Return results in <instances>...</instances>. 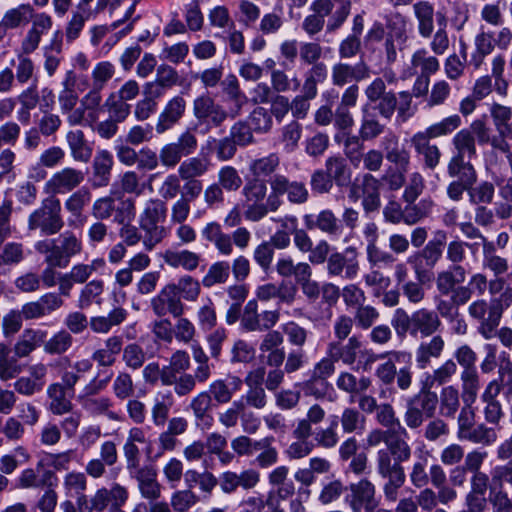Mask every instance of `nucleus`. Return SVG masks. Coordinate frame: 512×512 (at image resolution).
Returning a JSON list of instances; mask_svg holds the SVG:
<instances>
[{"label": "nucleus", "instance_id": "1", "mask_svg": "<svg viewBox=\"0 0 512 512\" xmlns=\"http://www.w3.org/2000/svg\"><path fill=\"white\" fill-rule=\"evenodd\" d=\"M391 325L400 337L409 334L414 338H426L438 330L441 321L437 313L425 308L418 309L411 314L398 308L393 314Z\"/></svg>", "mask_w": 512, "mask_h": 512}, {"label": "nucleus", "instance_id": "2", "mask_svg": "<svg viewBox=\"0 0 512 512\" xmlns=\"http://www.w3.org/2000/svg\"><path fill=\"white\" fill-rule=\"evenodd\" d=\"M512 304V288L507 289L499 296L485 300H477L470 304L469 314L481 320L478 331L487 340L496 337V328L500 324L502 314Z\"/></svg>", "mask_w": 512, "mask_h": 512}, {"label": "nucleus", "instance_id": "3", "mask_svg": "<svg viewBox=\"0 0 512 512\" xmlns=\"http://www.w3.org/2000/svg\"><path fill=\"white\" fill-rule=\"evenodd\" d=\"M167 216V206L159 198L148 199L139 215V226L144 232L143 244L152 250L167 235L166 228L161 225Z\"/></svg>", "mask_w": 512, "mask_h": 512}, {"label": "nucleus", "instance_id": "4", "mask_svg": "<svg viewBox=\"0 0 512 512\" xmlns=\"http://www.w3.org/2000/svg\"><path fill=\"white\" fill-rule=\"evenodd\" d=\"M505 387L512 392V363L509 360L502 361L498 377L487 384L481 395V401L485 403L484 418L490 424L497 425L504 416L502 405L497 397Z\"/></svg>", "mask_w": 512, "mask_h": 512}, {"label": "nucleus", "instance_id": "5", "mask_svg": "<svg viewBox=\"0 0 512 512\" xmlns=\"http://www.w3.org/2000/svg\"><path fill=\"white\" fill-rule=\"evenodd\" d=\"M242 195L245 199L244 217L248 221L259 222L269 212H276L278 210L270 202L272 200V190L267 195V186L262 180L254 179L248 181L242 189Z\"/></svg>", "mask_w": 512, "mask_h": 512}, {"label": "nucleus", "instance_id": "6", "mask_svg": "<svg viewBox=\"0 0 512 512\" xmlns=\"http://www.w3.org/2000/svg\"><path fill=\"white\" fill-rule=\"evenodd\" d=\"M445 243L446 233L438 231L422 251L416 252L407 258V263L412 266L419 282L425 283L431 279V270L442 257Z\"/></svg>", "mask_w": 512, "mask_h": 512}, {"label": "nucleus", "instance_id": "7", "mask_svg": "<svg viewBox=\"0 0 512 512\" xmlns=\"http://www.w3.org/2000/svg\"><path fill=\"white\" fill-rule=\"evenodd\" d=\"M63 225L60 201L56 198L43 200L41 206L28 217V229L31 231L40 229L45 235L58 233Z\"/></svg>", "mask_w": 512, "mask_h": 512}, {"label": "nucleus", "instance_id": "8", "mask_svg": "<svg viewBox=\"0 0 512 512\" xmlns=\"http://www.w3.org/2000/svg\"><path fill=\"white\" fill-rule=\"evenodd\" d=\"M272 190V205L278 209L283 204L282 197L286 194L293 204H303L308 200L309 192L303 182L290 181L285 175L275 174L269 181Z\"/></svg>", "mask_w": 512, "mask_h": 512}, {"label": "nucleus", "instance_id": "9", "mask_svg": "<svg viewBox=\"0 0 512 512\" xmlns=\"http://www.w3.org/2000/svg\"><path fill=\"white\" fill-rule=\"evenodd\" d=\"M326 269L330 277L354 280L360 271L358 250L348 246L342 252L331 253L327 259Z\"/></svg>", "mask_w": 512, "mask_h": 512}, {"label": "nucleus", "instance_id": "10", "mask_svg": "<svg viewBox=\"0 0 512 512\" xmlns=\"http://www.w3.org/2000/svg\"><path fill=\"white\" fill-rule=\"evenodd\" d=\"M278 310H265L258 312L256 300H249L240 317V326L246 332L267 331L279 321Z\"/></svg>", "mask_w": 512, "mask_h": 512}, {"label": "nucleus", "instance_id": "11", "mask_svg": "<svg viewBox=\"0 0 512 512\" xmlns=\"http://www.w3.org/2000/svg\"><path fill=\"white\" fill-rule=\"evenodd\" d=\"M345 501L352 512H372L378 505L375 485L366 478L351 483Z\"/></svg>", "mask_w": 512, "mask_h": 512}, {"label": "nucleus", "instance_id": "12", "mask_svg": "<svg viewBox=\"0 0 512 512\" xmlns=\"http://www.w3.org/2000/svg\"><path fill=\"white\" fill-rule=\"evenodd\" d=\"M349 198L354 202L362 198V206L366 213L377 211L381 205L379 180L371 174H365L360 183H353Z\"/></svg>", "mask_w": 512, "mask_h": 512}, {"label": "nucleus", "instance_id": "13", "mask_svg": "<svg viewBox=\"0 0 512 512\" xmlns=\"http://www.w3.org/2000/svg\"><path fill=\"white\" fill-rule=\"evenodd\" d=\"M193 115L207 129L217 128L228 118L229 114L220 104L208 95H202L193 101Z\"/></svg>", "mask_w": 512, "mask_h": 512}, {"label": "nucleus", "instance_id": "14", "mask_svg": "<svg viewBox=\"0 0 512 512\" xmlns=\"http://www.w3.org/2000/svg\"><path fill=\"white\" fill-rule=\"evenodd\" d=\"M333 9L334 2L332 0H314L310 5V10L319 17L325 19L330 15L326 24V31L329 33L335 32L344 24L350 14L351 3L341 0L337 8Z\"/></svg>", "mask_w": 512, "mask_h": 512}, {"label": "nucleus", "instance_id": "15", "mask_svg": "<svg viewBox=\"0 0 512 512\" xmlns=\"http://www.w3.org/2000/svg\"><path fill=\"white\" fill-rule=\"evenodd\" d=\"M455 357L463 367L461 380L462 390H465L466 401L476 400L478 390V378L475 369L476 355L469 346L464 345L456 351Z\"/></svg>", "mask_w": 512, "mask_h": 512}, {"label": "nucleus", "instance_id": "16", "mask_svg": "<svg viewBox=\"0 0 512 512\" xmlns=\"http://www.w3.org/2000/svg\"><path fill=\"white\" fill-rule=\"evenodd\" d=\"M84 173L73 167H64L52 174L45 182L43 190L46 194H66L74 190L84 181Z\"/></svg>", "mask_w": 512, "mask_h": 512}, {"label": "nucleus", "instance_id": "17", "mask_svg": "<svg viewBox=\"0 0 512 512\" xmlns=\"http://www.w3.org/2000/svg\"><path fill=\"white\" fill-rule=\"evenodd\" d=\"M151 307L153 312L159 317H163L168 313L174 317H180L184 312L183 303L181 302L180 296L177 295L175 284L164 286L160 292L151 299Z\"/></svg>", "mask_w": 512, "mask_h": 512}, {"label": "nucleus", "instance_id": "18", "mask_svg": "<svg viewBox=\"0 0 512 512\" xmlns=\"http://www.w3.org/2000/svg\"><path fill=\"white\" fill-rule=\"evenodd\" d=\"M129 475L136 480L138 491L143 499L156 501L161 497L162 485L157 479V471L153 466L143 465Z\"/></svg>", "mask_w": 512, "mask_h": 512}, {"label": "nucleus", "instance_id": "19", "mask_svg": "<svg viewBox=\"0 0 512 512\" xmlns=\"http://www.w3.org/2000/svg\"><path fill=\"white\" fill-rule=\"evenodd\" d=\"M370 67L364 61L354 65L338 62L331 68V80L335 86L342 87L352 81L360 82L370 78Z\"/></svg>", "mask_w": 512, "mask_h": 512}, {"label": "nucleus", "instance_id": "20", "mask_svg": "<svg viewBox=\"0 0 512 512\" xmlns=\"http://www.w3.org/2000/svg\"><path fill=\"white\" fill-rule=\"evenodd\" d=\"M303 222L306 229H318L330 237H339L343 231L341 221L330 209H323L316 215L305 214Z\"/></svg>", "mask_w": 512, "mask_h": 512}, {"label": "nucleus", "instance_id": "21", "mask_svg": "<svg viewBox=\"0 0 512 512\" xmlns=\"http://www.w3.org/2000/svg\"><path fill=\"white\" fill-rule=\"evenodd\" d=\"M436 396L423 393L409 399L404 415L405 423L410 428H417L423 422V413L431 414L435 409Z\"/></svg>", "mask_w": 512, "mask_h": 512}, {"label": "nucleus", "instance_id": "22", "mask_svg": "<svg viewBox=\"0 0 512 512\" xmlns=\"http://www.w3.org/2000/svg\"><path fill=\"white\" fill-rule=\"evenodd\" d=\"M101 89L91 86V89L81 98L80 106L77 107L67 122L71 126L82 125L86 121V113L92 121L96 120V111L102 103Z\"/></svg>", "mask_w": 512, "mask_h": 512}, {"label": "nucleus", "instance_id": "23", "mask_svg": "<svg viewBox=\"0 0 512 512\" xmlns=\"http://www.w3.org/2000/svg\"><path fill=\"white\" fill-rule=\"evenodd\" d=\"M186 100L181 95L172 97L160 112L155 125L156 132L163 134L173 128L184 116Z\"/></svg>", "mask_w": 512, "mask_h": 512}, {"label": "nucleus", "instance_id": "24", "mask_svg": "<svg viewBox=\"0 0 512 512\" xmlns=\"http://www.w3.org/2000/svg\"><path fill=\"white\" fill-rule=\"evenodd\" d=\"M362 342L360 338L353 335L348 338L347 342L331 341L327 345L326 354L333 357L336 362H342L351 366L356 362L359 352H361Z\"/></svg>", "mask_w": 512, "mask_h": 512}, {"label": "nucleus", "instance_id": "25", "mask_svg": "<svg viewBox=\"0 0 512 512\" xmlns=\"http://www.w3.org/2000/svg\"><path fill=\"white\" fill-rule=\"evenodd\" d=\"M456 154L450 161V175L454 169L460 168V165L470 164V159L476 154L475 140L471 131L468 129L460 130L453 138Z\"/></svg>", "mask_w": 512, "mask_h": 512}, {"label": "nucleus", "instance_id": "26", "mask_svg": "<svg viewBox=\"0 0 512 512\" xmlns=\"http://www.w3.org/2000/svg\"><path fill=\"white\" fill-rule=\"evenodd\" d=\"M53 475L51 470H44V459H39L35 468H26L20 472L16 479V488L40 489L49 484Z\"/></svg>", "mask_w": 512, "mask_h": 512}, {"label": "nucleus", "instance_id": "27", "mask_svg": "<svg viewBox=\"0 0 512 512\" xmlns=\"http://www.w3.org/2000/svg\"><path fill=\"white\" fill-rule=\"evenodd\" d=\"M242 385L243 381L238 376L230 375L212 381L208 392L217 404H227L231 401L233 395L241 390Z\"/></svg>", "mask_w": 512, "mask_h": 512}, {"label": "nucleus", "instance_id": "28", "mask_svg": "<svg viewBox=\"0 0 512 512\" xmlns=\"http://www.w3.org/2000/svg\"><path fill=\"white\" fill-rule=\"evenodd\" d=\"M66 142L71 157L82 163L90 161L93 153L92 144L85 138L84 132L80 129L70 130L66 134Z\"/></svg>", "mask_w": 512, "mask_h": 512}, {"label": "nucleus", "instance_id": "29", "mask_svg": "<svg viewBox=\"0 0 512 512\" xmlns=\"http://www.w3.org/2000/svg\"><path fill=\"white\" fill-rule=\"evenodd\" d=\"M47 337V332L40 329H25L14 345L17 358L28 357L36 348L41 346Z\"/></svg>", "mask_w": 512, "mask_h": 512}, {"label": "nucleus", "instance_id": "30", "mask_svg": "<svg viewBox=\"0 0 512 512\" xmlns=\"http://www.w3.org/2000/svg\"><path fill=\"white\" fill-rule=\"evenodd\" d=\"M114 164L113 155L108 150H98L93 159V187L107 186Z\"/></svg>", "mask_w": 512, "mask_h": 512}, {"label": "nucleus", "instance_id": "31", "mask_svg": "<svg viewBox=\"0 0 512 512\" xmlns=\"http://www.w3.org/2000/svg\"><path fill=\"white\" fill-rule=\"evenodd\" d=\"M450 177L457 178L450 182V199L458 200L464 191L471 189L476 180V173L471 164H461L460 168L454 169Z\"/></svg>", "mask_w": 512, "mask_h": 512}, {"label": "nucleus", "instance_id": "32", "mask_svg": "<svg viewBox=\"0 0 512 512\" xmlns=\"http://www.w3.org/2000/svg\"><path fill=\"white\" fill-rule=\"evenodd\" d=\"M164 262L172 268H182L186 271H194L200 264L201 257L190 250H166L163 254Z\"/></svg>", "mask_w": 512, "mask_h": 512}, {"label": "nucleus", "instance_id": "33", "mask_svg": "<svg viewBox=\"0 0 512 512\" xmlns=\"http://www.w3.org/2000/svg\"><path fill=\"white\" fill-rule=\"evenodd\" d=\"M46 393L50 399L49 410L54 415H63L71 411L72 403L69 396L73 393L62 387L60 383L50 384Z\"/></svg>", "mask_w": 512, "mask_h": 512}, {"label": "nucleus", "instance_id": "34", "mask_svg": "<svg viewBox=\"0 0 512 512\" xmlns=\"http://www.w3.org/2000/svg\"><path fill=\"white\" fill-rule=\"evenodd\" d=\"M75 74L73 71H67L65 78L62 82L63 89L59 92L58 101L62 114L71 116V113L76 109L79 101L78 94L74 89Z\"/></svg>", "mask_w": 512, "mask_h": 512}, {"label": "nucleus", "instance_id": "35", "mask_svg": "<svg viewBox=\"0 0 512 512\" xmlns=\"http://www.w3.org/2000/svg\"><path fill=\"white\" fill-rule=\"evenodd\" d=\"M107 269V264L104 258L97 257L91 260L90 263H77L73 265L69 271L70 278L76 284H86L88 279L93 274L103 275Z\"/></svg>", "mask_w": 512, "mask_h": 512}, {"label": "nucleus", "instance_id": "36", "mask_svg": "<svg viewBox=\"0 0 512 512\" xmlns=\"http://www.w3.org/2000/svg\"><path fill=\"white\" fill-rule=\"evenodd\" d=\"M372 384L369 377L362 376L357 378L354 374L343 371L340 372L336 379V386L340 391L351 395L350 402H354L357 394L365 392Z\"/></svg>", "mask_w": 512, "mask_h": 512}, {"label": "nucleus", "instance_id": "37", "mask_svg": "<svg viewBox=\"0 0 512 512\" xmlns=\"http://www.w3.org/2000/svg\"><path fill=\"white\" fill-rule=\"evenodd\" d=\"M87 487L88 480L84 472L72 470L62 478V489L67 499L75 497V501H79L82 496L86 495Z\"/></svg>", "mask_w": 512, "mask_h": 512}, {"label": "nucleus", "instance_id": "38", "mask_svg": "<svg viewBox=\"0 0 512 512\" xmlns=\"http://www.w3.org/2000/svg\"><path fill=\"white\" fill-rule=\"evenodd\" d=\"M127 317V311L121 307L111 310L107 316H94L89 326L94 333L107 334L114 326L120 325Z\"/></svg>", "mask_w": 512, "mask_h": 512}, {"label": "nucleus", "instance_id": "39", "mask_svg": "<svg viewBox=\"0 0 512 512\" xmlns=\"http://www.w3.org/2000/svg\"><path fill=\"white\" fill-rule=\"evenodd\" d=\"M174 405L171 392H158L153 401L151 417L155 426H163L168 419L169 412Z\"/></svg>", "mask_w": 512, "mask_h": 512}, {"label": "nucleus", "instance_id": "40", "mask_svg": "<svg viewBox=\"0 0 512 512\" xmlns=\"http://www.w3.org/2000/svg\"><path fill=\"white\" fill-rule=\"evenodd\" d=\"M79 404L87 413L92 416L105 415L109 420H120L119 415L116 412L110 410L112 407V401L108 397L101 396L86 398L83 401H80Z\"/></svg>", "mask_w": 512, "mask_h": 512}, {"label": "nucleus", "instance_id": "41", "mask_svg": "<svg viewBox=\"0 0 512 512\" xmlns=\"http://www.w3.org/2000/svg\"><path fill=\"white\" fill-rule=\"evenodd\" d=\"M414 15L418 21V32L424 37L428 38L431 36L434 24V8L427 1H419L413 5Z\"/></svg>", "mask_w": 512, "mask_h": 512}, {"label": "nucleus", "instance_id": "42", "mask_svg": "<svg viewBox=\"0 0 512 512\" xmlns=\"http://www.w3.org/2000/svg\"><path fill=\"white\" fill-rule=\"evenodd\" d=\"M445 347V340L441 336H434L428 342H422L416 350V362L419 368L427 366L431 357L438 358Z\"/></svg>", "mask_w": 512, "mask_h": 512}, {"label": "nucleus", "instance_id": "43", "mask_svg": "<svg viewBox=\"0 0 512 512\" xmlns=\"http://www.w3.org/2000/svg\"><path fill=\"white\" fill-rule=\"evenodd\" d=\"M104 292V282L100 279H93L86 283L80 290L77 306L80 309H87L92 304H101V296Z\"/></svg>", "mask_w": 512, "mask_h": 512}, {"label": "nucleus", "instance_id": "44", "mask_svg": "<svg viewBox=\"0 0 512 512\" xmlns=\"http://www.w3.org/2000/svg\"><path fill=\"white\" fill-rule=\"evenodd\" d=\"M375 463L377 473L382 478L405 474L401 463L394 460L392 453L384 448L376 452Z\"/></svg>", "mask_w": 512, "mask_h": 512}, {"label": "nucleus", "instance_id": "45", "mask_svg": "<svg viewBox=\"0 0 512 512\" xmlns=\"http://www.w3.org/2000/svg\"><path fill=\"white\" fill-rule=\"evenodd\" d=\"M211 163L207 158L191 157L180 163L178 173L183 180H193L205 175Z\"/></svg>", "mask_w": 512, "mask_h": 512}, {"label": "nucleus", "instance_id": "46", "mask_svg": "<svg viewBox=\"0 0 512 512\" xmlns=\"http://www.w3.org/2000/svg\"><path fill=\"white\" fill-rule=\"evenodd\" d=\"M107 495L106 487H101L91 496H82L76 501L79 512H104L110 505Z\"/></svg>", "mask_w": 512, "mask_h": 512}, {"label": "nucleus", "instance_id": "47", "mask_svg": "<svg viewBox=\"0 0 512 512\" xmlns=\"http://www.w3.org/2000/svg\"><path fill=\"white\" fill-rule=\"evenodd\" d=\"M310 267V264L307 262L295 263L293 258L287 254L280 255L275 264V270L280 277L288 278L294 276L296 281Z\"/></svg>", "mask_w": 512, "mask_h": 512}, {"label": "nucleus", "instance_id": "48", "mask_svg": "<svg viewBox=\"0 0 512 512\" xmlns=\"http://www.w3.org/2000/svg\"><path fill=\"white\" fill-rule=\"evenodd\" d=\"M162 384L168 386L174 385L175 393L182 397L194 390L196 381L192 374L184 373L177 377V374L163 370Z\"/></svg>", "mask_w": 512, "mask_h": 512}, {"label": "nucleus", "instance_id": "49", "mask_svg": "<svg viewBox=\"0 0 512 512\" xmlns=\"http://www.w3.org/2000/svg\"><path fill=\"white\" fill-rule=\"evenodd\" d=\"M325 168L332 180L339 186L345 185L351 178L350 169L342 156L328 157Z\"/></svg>", "mask_w": 512, "mask_h": 512}, {"label": "nucleus", "instance_id": "50", "mask_svg": "<svg viewBox=\"0 0 512 512\" xmlns=\"http://www.w3.org/2000/svg\"><path fill=\"white\" fill-rule=\"evenodd\" d=\"M33 6L26 3L20 4L15 8L7 10L2 18L1 24L7 30L8 28H17L22 23H27L33 17Z\"/></svg>", "mask_w": 512, "mask_h": 512}, {"label": "nucleus", "instance_id": "51", "mask_svg": "<svg viewBox=\"0 0 512 512\" xmlns=\"http://www.w3.org/2000/svg\"><path fill=\"white\" fill-rule=\"evenodd\" d=\"M340 423L344 433L361 434L365 429L366 419L356 408L346 407L341 413Z\"/></svg>", "mask_w": 512, "mask_h": 512}, {"label": "nucleus", "instance_id": "52", "mask_svg": "<svg viewBox=\"0 0 512 512\" xmlns=\"http://www.w3.org/2000/svg\"><path fill=\"white\" fill-rule=\"evenodd\" d=\"M10 64L15 67L14 78L20 85H25L35 78V65L29 56L16 54V60Z\"/></svg>", "mask_w": 512, "mask_h": 512}, {"label": "nucleus", "instance_id": "53", "mask_svg": "<svg viewBox=\"0 0 512 512\" xmlns=\"http://www.w3.org/2000/svg\"><path fill=\"white\" fill-rule=\"evenodd\" d=\"M461 397L464 402V406L461 409V412L458 416L457 437L460 440H464L475 426V412L474 409L472 408V404L475 402V400L471 402L466 401L465 390H462Z\"/></svg>", "mask_w": 512, "mask_h": 512}, {"label": "nucleus", "instance_id": "54", "mask_svg": "<svg viewBox=\"0 0 512 512\" xmlns=\"http://www.w3.org/2000/svg\"><path fill=\"white\" fill-rule=\"evenodd\" d=\"M490 114L498 133H512V109L498 103L491 105Z\"/></svg>", "mask_w": 512, "mask_h": 512}, {"label": "nucleus", "instance_id": "55", "mask_svg": "<svg viewBox=\"0 0 512 512\" xmlns=\"http://www.w3.org/2000/svg\"><path fill=\"white\" fill-rule=\"evenodd\" d=\"M231 267L227 261H218L213 263L205 276L202 279V283L205 287H212L216 284L225 283L230 276Z\"/></svg>", "mask_w": 512, "mask_h": 512}, {"label": "nucleus", "instance_id": "56", "mask_svg": "<svg viewBox=\"0 0 512 512\" xmlns=\"http://www.w3.org/2000/svg\"><path fill=\"white\" fill-rule=\"evenodd\" d=\"M181 180L179 173L166 175L157 188V194L162 201L175 199L181 193Z\"/></svg>", "mask_w": 512, "mask_h": 512}, {"label": "nucleus", "instance_id": "57", "mask_svg": "<svg viewBox=\"0 0 512 512\" xmlns=\"http://www.w3.org/2000/svg\"><path fill=\"white\" fill-rule=\"evenodd\" d=\"M265 440H255L246 435H240L231 440V448L240 457H250L261 450Z\"/></svg>", "mask_w": 512, "mask_h": 512}, {"label": "nucleus", "instance_id": "58", "mask_svg": "<svg viewBox=\"0 0 512 512\" xmlns=\"http://www.w3.org/2000/svg\"><path fill=\"white\" fill-rule=\"evenodd\" d=\"M300 85L301 81L296 75L289 77L288 74L281 69L271 73V86L277 93L295 92L300 88Z\"/></svg>", "mask_w": 512, "mask_h": 512}, {"label": "nucleus", "instance_id": "59", "mask_svg": "<svg viewBox=\"0 0 512 512\" xmlns=\"http://www.w3.org/2000/svg\"><path fill=\"white\" fill-rule=\"evenodd\" d=\"M109 117L113 120L122 123L130 115L131 106L124 102L122 99H118L116 93H111L104 102Z\"/></svg>", "mask_w": 512, "mask_h": 512}, {"label": "nucleus", "instance_id": "60", "mask_svg": "<svg viewBox=\"0 0 512 512\" xmlns=\"http://www.w3.org/2000/svg\"><path fill=\"white\" fill-rule=\"evenodd\" d=\"M414 73L420 72V75H425L429 78L430 74L435 73L439 68V63L436 58L427 56L425 50L416 51L411 59Z\"/></svg>", "mask_w": 512, "mask_h": 512}, {"label": "nucleus", "instance_id": "61", "mask_svg": "<svg viewBox=\"0 0 512 512\" xmlns=\"http://www.w3.org/2000/svg\"><path fill=\"white\" fill-rule=\"evenodd\" d=\"M90 11H85L76 8L69 19L66 29L65 37L68 42L76 40L83 30L86 21L89 19Z\"/></svg>", "mask_w": 512, "mask_h": 512}, {"label": "nucleus", "instance_id": "62", "mask_svg": "<svg viewBox=\"0 0 512 512\" xmlns=\"http://www.w3.org/2000/svg\"><path fill=\"white\" fill-rule=\"evenodd\" d=\"M108 493V501L110 504L109 512H126L122 509L129 499V490L124 485L114 482L109 488H106Z\"/></svg>", "mask_w": 512, "mask_h": 512}, {"label": "nucleus", "instance_id": "63", "mask_svg": "<svg viewBox=\"0 0 512 512\" xmlns=\"http://www.w3.org/2000/svg\"><path fill=\"white\" fill-rule=\"evenodd\" d=\"M199 501L190 489L176 490L171 494L170 505L175 512H186Z\"/></svg>", "mask_w": 512, "mask_h": 512}, {"label": "nucleus", "instance_id": "64", "mask_svg": "<svg viewBox=\"0 0 512 512\" xmlns=\"http://www.w3.org/2000/svg\"><path fill=\"white\" fill-rule=\"evenodd\" d=\"M505 483L512 488V459L505 464L495 465L490 471L489 486L503 488Z\"/></svg>", "mask_w": 512, "mask_h": 512}]
</instances>
